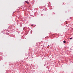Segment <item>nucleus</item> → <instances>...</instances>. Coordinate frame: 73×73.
Masks as SVG:
<instances>
[{"label": "nucleus", "instance_id": "f257e3e1", "mask_svg": "<svg viewBox=\"0 0 73 73\" xmlns=\"http://www.w3.org/2000/svg\"><path fill=\"white\" fill-rule=\"evenodd\" d=\"M25 3H27V4H29V2L27 1H25Z\"/></svg>", "mask_w": 73, "mask_h": 73}, {"label": "nucleus", "instance_id": "f03ea898", "mask_svg": "<svg viewBox=\"0 0 73 73\" xmlns=\"http://www.w3.org/2000/svg\"><path fill=\"white\" fill-rule=\"evenodd\" d=\"M63 42H64V43H66V41H63Z\"/></svg>", "mask_w": 73, "mask_h": 73}, {"label": "nucleus", "instance_id": "7ed1b4c3", "mask_svg": "<svg viewBox=\"0 0 73 73\" xmlns=\"http://www.w3.org/2000/svg\"><path fill=\"white\" fill-rule=\"evenodd\" d=\"M72 38H70V40H72Z\"/></svg>", "mask_w": 73, "mask_h": 73}, {"label": "nucleus", "instance_id": "20e7f679", "mask_svg": "<svg viewBox=\"0 0 73 73\" xmlns=\"http://www.w3.org/2000/svg\"><path fill=\"white\" fill-rule=\"evenodd\" d=\"M32 26H33V25H32Z\"/></svg>", "mask_w": 73, "mask_h": 73}]
</instances>
